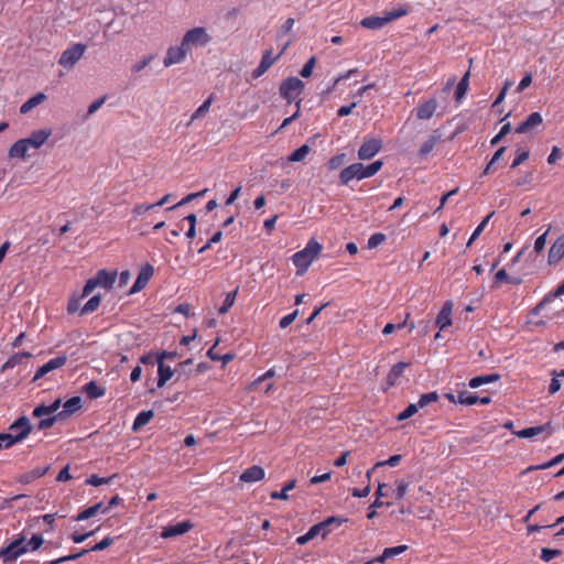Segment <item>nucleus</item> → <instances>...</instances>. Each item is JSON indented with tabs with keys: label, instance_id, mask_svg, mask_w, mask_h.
Here are the masks:
<instances>
[{
	"label": "nucleus",
	"instance_id": "f257e3e1",
	"mask_svg": "<svg viewBox=\"0 0 564 564\" xmlns=\"http://www.w3.org/2000/svg\"><path fill=\"white\" fill-rule=\"evenodd\" d=\"M382 161L378 160L369 165L362 163H352L341 170L339 180L341 185H347L352 180H364L373 176L382 167Z\"/></svg>",
	"mask_w": 564,
	"mask_h": 564
},
{
	"label": "nucleus",
	"instance_id": "f03ea898",
	"mask_svg": "<svg viewBox=\"0 0 564 564\" xmlns=\"http://www.w3.org/2000/svg\"><path fill=\"white\" fill-rule=\"evenodd\" d=\"M323 246L314 238L310 239L303 250L295 252L292 257L297 274H303L322 251Z\"/></svg>",
	"mask_w": 564,
	"mask_h": 564
},
{
	"label": "nucleus",
	"instance_id": "7ed1b4c3",
	"mask_svg": "<svg viewBox=\"0 0 564 564\" xmlns=\"http://www.w3.org/2000/svg\"><path fill=\"white\" fill-rule=\"evenodd\" d=\"M409 12L408 8L399 7L391 11H384L382 17H367L360 21V25L369 30L382 29L388 23L406 15Z\"/></svg>",
	"mask_w": 564,
	"mask_h": 564
},
{
	"label": "nucleus",
	"instance_id": "20e7f679",
	"mask_svg": "<svg viewBox=\"0 0 564 564\" xmlns=\"http://www.w3.org/2000/svg\"><path fill=\"white\" fill-rule=\"evenodd\" d=\"M181 42L188 53H191L193 48L208 45L212 42V35L206 28L196 26L186 31Z\"/></svg>",
	"mask_w": 564,
	"mask_h": 564
},
{
	"label": "nucleus",
	"instance_id": "39448f33",
	"mask_svg": "<svg viewBox=\"0 0 564 564\" xmlns=\"http://www.w3.org/2000/svg\"><path fill=\"white\" fill-rule=\"evenodd\" d=\"M116 271H98L96 276L89 279L84 285L82 297L88 296L97 286H102L108 290L111 289L116 282Z\"/></svg>",
	"mask_w": 564,
	"mask_h": 564
},
{
	"label": "nucleus",
	"instance_id": "423d86ee",
	"mask_svg": "<svg viewBox=\"0 0 564 564\" xmlns=\"http://www.w3.org/2000/svg\"><path fill=\"white\" fill-rule=\"evenodd\" d=\"M304 88V83L297 77H289L283 80L280 85L279 91L283 99L291 104L293 101H297L300 98L302 90Z\"/></svg>",
	"mask_w": 564,
	"mask_h": 564
},
{
	"label": "nucleus",
	"instance_id": "0eeeda50",
	"mask_svg": "<svg viewBox=\"0 0 564 564\" xmlns=\"http://www.w3.org/2000/svg\"><path fill=\"white\" fill-rule=\"evenodd\" d=\"M29 552L25 536H20L0 550V557L3 563L13 562L21 555Z\"/></svg>",
	"mask_w": 564,
	"mask_h": 564
},
{
	"label": "nucleus",
	"instance_id": "6e6552de",
	"mask_svg": "<svg viewBox=\"0 0 564 564\" xmlns=\"http://www.w3.org/2000/svg\"><path fill=\"white\" fill-rule=\"evenodd\" d=\"M33 427L26 416H20L8 429L6 433L14 444L23 442L32 432Z\"/></svg>",
	"mask_w": 564,
	"mask_h": 564
},
{
	"label": "nucleus",
	"instance_id": "1a4fd4ad",
	"mask_svg": "<svg viewBox=\"0 0 564 564\" xmlns=\"http://www.w3.org/2000/svg\"><path fill=\"white\" fill-rule=\"evenodd\" d=\"M86 48L87 46L85 44H73L62 53L58 64L66 68L73 67L82 58Z\"/></svg>",
	"mask_w": 564,
	"mask_h": 564
},
{
	"label": "nucleus",
	"instance_id": "9d476101",
	"mask_svg": "<svg viewBox=\"0 0 564 564\" xmlns=\"http://www.w3.org/2000/svg\"><path fill=\"white\" fill-rule=\"evenodd\" d=\"M382 148V142L379 139L371 138L364 141L358 150V158L360 160L372 159Z\"/></svg>",
	"mask_w": 564,
	"mask_h": 564
},
{
	"label": "nucleus",
	"instance_id": "9b49d317",
	"mask_svg": "<svg viewBox=\"0 0 564 564\" xmlns=\"http://www.w3.org/2000/svg\"><path fill=\"white\" fill-rule=\"evenodd\" d=\"M194 528L193 522L189 520H185L182 522H177L175 524H170L165 528H163L161 532V538L163 539H170L178 535H183L191 531Z\"/></svg>",
	"mask_w": 564,
	"mask_h": 564
},
{
	"label": "nucleus",
	"instance_id": "f8f14e48",
	"mask_svg": "<svg viewBox=\"0 0 564 564\" xmlns=\"http://www.w3.org/2000/svg\"><path fill=\"white\" fill-rule=\"evenodd\" d=\"M188 54V51L181 43L178 46H171L167 48L163 64L165 67H170L174 64L183 62Z\"/></svg>",
	"mask_w": 564,
	"mask_h": 564
},
{
	"label": "nucleus",
	"instance_id": "ddd939ff",
	"mask_svg": "<svg viewBox=\"0 0 564 564\" xmlns=\"http://www.w3.org/2000/svg\"><path fill=\"white\" fill-rule=\"evenodd\" d=\"M153 273V267L150 263L144 264L139 272L135 282L130 289V293L133 294L143 290L147 286L148 282L150 281V279L152 278Z\"/></svg>",
	"mask_w": 564,
	"mask_h": 564
},
{
	"label": "nucleus",
	"instance_id": "4468645a",
	"mask_svg": "<svg viewBox=\"0 0 564 564\" xmlns=\"http://www.w3.org/2000/svg\"><path fill=\"white\" fill-rule=\"evenodd\" d=\"M564 258V234L558 236L551 245L547 254L550 265L557 264Z\"/></svg>",
	"mask_w": 564,
	"mask_h": 564
},
{
	"label": "nucleus",
	"instance_id": "2eb2a0df",
	"mask_svg": "<svg viewBox=\"0 0 564 564\" xmlns=\"http://www.w3.org/2000/svg\"><path fill=\"white\" fill-rule=\"evenodd\" d=\"M280 55L281 53L274 56L272 50H267L262 55L260 64L252 72V77L259 78L260 76H262L274 64V62L280 57Z\"/></svg>",
	"mask_w": 564,
	"mask_h": 564
},
{
	"label": "nucleus",
	"instance_id": "dca6fc26",
	"mask_svg": "<svg viewBox=\"0 0 564 564\" xmlns=\"http://www.w3.org/2000/svg\"><path fill=\"white\" fill-rule=\"evenodd\" d=\"M167 352L163 351L158 356V387L162 388L172 378L174 371L170 366H165L163 359L167 357Z\"/></svg>",
	"mask_w": 564,
	"mask_h": 564
},
{
	"label": "nucleus",
	"instance_id": "f3484780",
	"mask_svg": "<svg viewBox=\"0 0 564 564\" xmlns=\"http://www.w3.org/2000/svg\"><path fill=\"white\" fill-rule=\"evenodd\" d=\"M66 356H57L55 358L50 359L47 362H45L36 370L34 380H37L44 377L46 373L63 367L66 364Z\"/></svg>",
	"mask_w": 564,
	"mask_h": 564
},
{
	"label": "nucleus",
	"instance_id": "a211bd4d",
	"mask_svg": "<svg viewBox=\"0 0 564 564\" xmlns=\"http://www.w3.org/2000/svg\"><path fill=\"white\" fill-rule=\"evenodd\" d=\"M52 135V129L34 130L29 138H25L30 148L40 149Z\"/></svg>",
	"mask_w": 564,
	"mask_h": 564
},
{
	"label": "nucleus",
	"instance_id": "6ab92c4d",
	"mask_svg": "<svg viewBox=\"0 0 564 564\" xmlns=\"http://www.w3.org/2000/svg\"><path fill=\"white\" fill-rule=\"evenodd\" d=\"M265 471L261 466L253 465L247 468L240 476L239 480L242 482L251 484L264 479Z\"/></svg>",
	"mask_w": 564,
	"mask_h": 564
},
{
	"label": "nucleus",
	"instance_id": "aec40b11",
	"mask_svg": "<svg viewBox=\"0 0 564 564\" xmlns=\"http://www.w3.org/2000/svg\"><path fill=\"white\" fill-rule=\"evenodd\" d=\"M437 100L435 98L427 99L416 107V117L420 120H427L433 117L437 109Z\"/></svg>",
	"mask_w": 564,
	"mask_h": 564
},
{
	"label": "nucleus",
	"instance_id": "412c9836",
	"mask_svg": "<svg viewBox=\"0 0 564 564\" xmlns=\"http://www.w3.org/2000/svg\"><path fill=\"white\" fill-rule=\"evenodd\" d=\"M452 311L453 304L447 301L443 305L442 310L438 312L435 324L440 328V330L445 329L446 327L452 325Z\"/></svg>",
	"mask_w": 564,
	"mask_h": 564
},
{
	"label": "nucleus",
	"instance_id": "4be33fe9",
	"mask_svg": "<svg viewBox=\"0 0 564 564\" xmlns=\"http://www.w3.org/2000/svg\"><path fill=\"white\" fill-rule=\"evenodd\" d=\"M61 406H63V410L57 412V415L61 417V420H64L80 410L82 399L79 397H72Z\"/></svg>",
	"mask_w": 564,
	"mask_h": 564
},
{
	"label": "nucleus",
	"instance_id": "5701e85b",
	"mask_svg": "<svg viewBox=\"0 0 564 564\" xmlns=\"http://www.w3.org/2000/svg\"><path fill=\"white\" fill-rule=\"evenodd\" d=\"M29 149L30 145L26 139H20L10 147L8 156L10 159H25L28 156Z\"/></svg>",
	"mask_w": 564,
	"mask_h": 564
},
{
	"label": "nucleus",
	"instance_id": "b1692460",
	"mask_svg": "<svg viewBox=\"0 0 564 564\" xmlns=\"http://www.w3.org/2000/svg\"><path fill=\"white\" fill-rule=\"evenodd\" d=\"M62 405V400L56 399L54 402H52L50 405L41 404L37 405L33 410V416L34 417H43V416H52L57 413L58 409Z\"/></svg>",
	"mask_w": 564,
	"mask_h": 564
},
{
	"label": "nucleus",
	"instance_id": "393cba45",
	"mask_svg": "<svg viewBox=\"0 0 564 564\" xmlns=\"http://www.w3.org/2000/svg\"><path fill=\"white\" fill-rule=\"evenodd\" d=\"M542 123V116L539 112H532L529 117L518 124L514 129L516 133H525Z\"/></svg>",
	"mask_w": 564,
	"mask_h": 564
},
{
	"label": "nucleus",
	"instance_id": "a878e982",
	"mask_svg": "<svg viewBox=\"0 0 564 564\" xmlns=\"http://www.w3.org/2000/svg\"><path fill=\"white\" fill-rule=\"evenodd\" d=\"M409 367V364L408 362H398L395 364L391 370L389 371V373L387 375V383L389 387H392L394 386L398 380L403 376L405 369Z\"/></svg>",
	"mask_w": 564,
	"mask_h": 564
},
{
	"label": "nucleus",
	"instance_id": "bb28decb",
	"mask_svg": "<svg viewBox=\"0 0 564 564\" xmlns=\"http://www.w3.org/2000/svg\"><path fill=\"white\" fill-rule=\"evenodd\" d=\"M214 100L215 95L210 94L209 97L195 110V112H193L186 126L189 127L195 120L205 117L208 113Z\"/></svg>",
	"mask_w": 564,
	"mask_h": 564
},
{
	"label": "nucleus",
	"instance_id": "cd10ccee",
	"mask_svg": "<svg viewBox=\"0 0 564 564\" xmlns=\"http://www.w3.org/2000/svg\"><path fill=\"white\" fill-rule=\"evenodd\" d=\"M502 282L520 285L522 283V279L517 276H510L505 269H500L496 272L494 276L492 288L499 286Z\"/></svg>",
	"mask_w": 564,
	"mask_h": 564
},
{
	"label": "nucleus",
	"instance_id": "c85d7f7f",
	"mask_svg": "<svg viewBox=\"0 0 564 564\" xmlns=\"http://www.w3.org/2000/svg\"><path fill=\"white\" fill-rule=\"evenodd\" d=\"M550 429V424L539 425V426H532L527 427L520 431H513V434L520 438H532L540 434H542L544 431Z\"/></svg>",
	"mask_w": 564,
	"mask_h": 564
},
{
	"label": "nucleus",
	"instance_id": "c756f323",
	"mask_svg": "<svg viewBox=\"0 0 564 564\" xmlns=\"http://www.w3.org/2000/svg\"><path fill=\"white\" fill-rule=\"evenodd\" d=\"M46 100V95L44 93H37L33 97L29 98L22 106L20 107V112L25 115L30 112L33 108L41 105Z\"/></svg>",
	"mask_w": 564,
	"mask_h": 564
},
{
	"label": "nucleus",
	"instance_id": "7c9ffc66",
	"mask_svg": "<svg viewBox=\"0 0 564 564\" xmlns=\"http://www.w3.org/2000/svg\"><path fill=\"white\" fill-rule=\"evenodd\" d=\"M500 379V375L498 373H490L485 376H477L469 380L468 386L471 389L479 388L482 384L492 383Z\"/></svg>",
	"mask_w": 564,
	"mask_h": 564
},
{
	"label": "nucleus",
	"instance_id": "2f4dec72",
	"mask_svg": "<svg viewBox=\"0 0 564 564\" xmlns=\"http://www.w3.org/2000/svg\"><path fill=\"white\" fill-rule=\"evenodd\" d=\"M441 134L437 131H434L432 135L422 143L419 150V154L421 156H426L429 153L432 152L435 144L440 141Z\"/></svg>",
	"mask_w": 564,
	"mask_h": 564
},
{
	"label": "nucleus",
	"instance_id": "473e14b6",
	"mask_svg": "<svg viewBox=\"0 0 564 564\" xmlns=\"http://www.w3.org/2000/svg\"><path fill=\"white\" fill-rule=\"evenodd\" d=\"M32 355L26 351H20L12 355L2 366L3 370L13 369L15 366L23 362V360L31 358Z\"/></svg>",
	"mask_w": 564,
	"mask_h": 564
},
{
	"label": "nucleus",
	"instance_id": "72a5a7b5",
	"mask_svg": "<svg viewBox=\"0 0 564 564\" xmlns=\"http://www.w3.org/2000/svg\"><path fill=\"white\" fill-rule=\"evenodd\" d=\"M153 416L154 413L152 410L141 411L140 413H138L133 421L132 430L134 432L139 431L142 426L147 425L152 420Z\"/></svg>",
	"mask_w": 564,
	"mask_h": 564
},
{
	"label": "nucleus",
	"instance_id": "f704fd0d",
	"mask_svg": "<svg viewBox=\"0 0 564 564\" xmlns=\"http://www.w3.org/2000/svg\"><path fill=\"white\" fill-rule=\"evenodd\" d=\"M105 508L104 502H98L91 507L86 508L85 510L80 511L75 520L76 521H84L91 517H95L98 512H102V509Z\"/></svg>",
	"mask_w": 564,
	"mask_h": 564
},
{
	"label": "nucleus",
	"instance_id": "c9c22d12",
	"mask_svg": "<svg viewBox=\"0 0 564 564\" xmlns=\"http://www.w3.org/2000/svg\"><path fill=\"white\" fill-rule=\"evenodd\" d=\"M84 391H85L86 395L90 399L100 398V397L105 395V393H106L105 388L100 387L95 381H90V382L86 383L84 386Z\"/></svg>",
	"mask_w": 564,
	"mask_h": 564
},
{
	"label": "nucleus",
	"instance_id": "e433bc0d",
	"mask_svg": "<svg viewBox=\"0 0 564 564\" xmlns=\"http://www.w3.org/2000/svg\"><path fill=\"white\" fill-rule=\"evenodd\" d=\"M310 152H311L310 145L303 144L288 156V162L294 163V162L304 161L306 159V156L310 154Z\"/></svg>",
	"mask_w": 564,
	"mask_h": 564
},
{
	"label": "nucleus",
	"instance_id": "4c0bfd02",
	"mask_svg": "<svg viewBox=\"0 0 564 564\" xmlns=\"http://www.w3.org/2000/svg\"><path fill=\"white\" fill-rule=\"evenodd\" d=\"M345 521H346L345 519H340L337 517H329L326 520L316 523V525H318L321 528V535L323 538H325L330 532L329 527L332 524L340 525Z\"/></svg>",
	"mask_w": 564,
	"mask_h": 564
},
{
	"label": "nucleus",
	"instance_id": "58836bf2",
	"mask_svg": "<svg viewBox=\"0 0 564 564\" xmlns=\"http://www.w3.org/2000/svg\"><path fill=\"white\" fill-rule=\"evenodd\" d=\"M295 486H296V480L293 479V480L289 481L288 484H285L280 491H272L270 494V498L273 500H288L289 499L288 492L290 490H293L295 488Z\"/></svg>",
	"mask_w": 564,
	"mask_h": 564
},
{
	"label": "nucleus",
	"instance_id": "ea45409f",
	"mask_svg": "<svg viewBox=\"0 0 564 564\" xmlns=\"http://www.w3.org/2000/svg\"><path fill=\"white\" fill-rule=\"evenodd\" d=\"M207 191H208V189H207V188H205V189H203V191H200V192H197V193H191V194L186 195V196H185V197H183L178 203H176V204H174V205H172V206L167 207V208H166V212H169V210H173V209H175V208H177V207H181V206H184V205H186V204L191 203L192 200L196 199L197 197H202V196H204V195L207 193Z\"/></svg>",
	"mask_w": 564,
	"mask_h": 564
},
{
	"label": "nucleus",
	"instance_id": "a19ab883",
	"mask_svg": "<svg viewBox=\"0 0 564 564\" xmlns=\"http://www.w3.org/2000/svg\"><path fill=\"white\" fill-rule=\"evenodd\" d=\"M561 295H564V281L550 294L547 295L543 301H541L534 308V313H538L542 307L553 297H558Z\"/></svg>",
	"mask_w": 564,
	"mask_h": 564
},
{
	"label": "nucleus",
	"instance_id": "79ce46f5",
	"mask_svg": "<svg viewBox=\"0 0 564 564\" xmlns=\"http://www.w3.org/2000/svg\"><path fill=\"white\" fill-rule=\"evenodd\" d=\"M100 302H101L100 295H95V296L90 297L87 301V303L83 306V308L80 311V315H85V314L95 312L99 307Z\"/></svg>",
	"mask_w": 564,
	"mask_h": 564
},
{
	"label": "nucleus",
	"instance_id": "37998d69",
	"mask_svg": "<svg viewBox=\"0 0 564 564\" xmlns=\"http://www.w3.org/2000/svg\"><path fill=\"white\" fill-rule=\"evenodd\" d=\"M237 293H238V289H236L232 292L227 293L223 305L218 310L219 314L227 313L234 306Z\"/></svg>",
	"mask_w": 564,
	"mask_h": 564
},
{
	"label": "nucleus",
	"instance_id": "c03bdc74",
	"mask_svg": "<svg viewBox=\"0 0 564 564\" xmlns=\"http://www.w3.org/2000/svg\"><path fill=\"white\" fill-rule=\"evenodd\" d=\"M494 216V213H490L489 215H487L482 221L476 227V229L474 230V232L471 234L468 242H467V247H470L471 243L480 236V234L484 231V229L486 228L489 219Z\"/></svg>",
	"mask_w": 564,
	"mask_h": 564
},
{
	"label": "nucleus",
	"instance_id": "a18cd8bd",
	"mask_svg": "<svg viewBox=\"0 0 564 564\" xmlns=\"http://www.w3.org/2000/svg\"><path fill=\"white\" fill-rule=\"evenodd\" d=\"M457 402L464 405H474L478 403V397L467 391H462L457 395Z\"/></svg>",
	"mask_w": 564,
	"mask_h": 564
},
{
	"label": "nucleus",
	"instance_id": "49530a36",
	"mask_svg": "<svg viewBox=\"0 0 564 564\" xmlns=\"http://www.w3.org/2000/svg\"><path fill=\"white\" fill-rule=\"evenodd\" d=\"M468 80H469V73L467 72L457 85V88L455 91V97L457 100H459L460 98H463L465 96V94L468 89Z\"/></svg>",
	"mask_w": 564,
	"mask_h": 564
},
{
	"label": "nucleus",
	"instance_id": "de8ad7c7",
	"mask_svg": "<svg viewBox=\"0 0 564 564\" xmlns=\"http://www.w3.org/2000/svg\"><path fill=\"white\" fill-rule=\"evenodd\" d=\"M87 553H88V550H82L78 553L69 554V555H65V556L58 557L56 560L47 561V562H45L43 564H61V563H64V562H67V561H75V560L84 556Z\"/></svg>",
	"mask_w": 564,
	"mask_h": 564
},
{
	"label": "nucleus",
	"instance_id": "09e8293b",
	"mask_svg": "<svg viewBox=\"0 0 564 564\" xmlns=\"http://www.w3.org/2000/svg\"><path fill=\"white\" fill-rule=\"evenodd\" d=\"M437 400H438L437 392L432 391V392L422 394L417 401V405H419V408H424L432 402H436Z\"/></svg>",
	"mask_w": 564,
	"mask_h": 564
},
{
	"label": "nucleus",
	"instance_id": "8fccbe9b",
	"mask_svg": "<svg viewBox=\"0 0 564 564\" xmlns=\"http://www.w3.org/2000/svg\"><path fill=\"white\" fill-rule=\"evenodd\" d=\"M419 411L417 403H411L409 404L402 412H400L397 416L398 421H404L406 419H410Z\"/></svg>",
	"mask_w": 564,
	"mask_h": 564
},
{
	"label": "nucleus",
	"instance_id": "3c124183",
	"mask_svg": "<svg viewBox=\"0 0 564 564\" xmlns=\"http://www.w3.org/2000/svg\"><path fill=\"white\" fill-rule=\"evenodd\" d=\"M395 485H397V488L394 490L395 499L401 500V499L404 498V496L408 492V488L410 486V481L401 479V480H398L395 482Z\"/></svg>",
	"mask_w": 564,
	"mask_h": 564
},
{
	"label": "nucleus",
	"instance_id": "603ef678",
	"mask_svg": "<svg viewBox=\"0 0 564 564\" xmlns=\"http://www.w3.org/2000/svg\"><path fill=\"white\" fill-rule=\"evenodd\" d=\"M357 72H358V69H357V68L349 69V70H348V72H346L345 74H341V75L337 76L336 78H334V79H333L332 85H329V87L326 89L325 94H329V93H332V91L335 89V87H336V85H337L338 83H340V82H341V80H344V79H348V78H350V77H351L354 74H356Z\"/></svg>",
	"mask_w": 564,
	"mask_h": 564
},
{
	"label": "nucleus",
	"instance_id": "864d4df0",
	"mask_svg": "<svg viewBox=\"0 0 564 564\" xmlns=\"http://www.w3.org/2000/svg\"><path fill=\"white\" fill-rule=\"evenodd\" d=\"M550 230H551V225L547 227V229L541 236H539L535 239L533 248L536 253H540L541 251L544 250L545 245H546V238H547Z\"/></svg>",
	"mask_w": 564,
	"mask_h": 564
},
{
	"label": "nucleus",
	"instance_id": "5fc2aeb1",
	"mask_svg": "<svg viewBox=\"0 0 564 564\" xmlns=\"http://www.w3.org/2000/svg\"><path fill=\"white\" fill-rule=\"evenodd\" d=\"M387 239L386 235L382 234V232H376L373 235H371L368 239V242H367V247L369 249H373V248H377L379 245H381L382 242H384Z\"/></svg>",
	"mask_w": 564,
	"mask_h": 564
},
{
	"label": "nucleus",
	"instance_id": "6e6d98bb",
	"mask_svg": "<svg viewBox=\"0 0 564 564\" xmlns=\"http://www.w3.org/2000/svg\"><path fill=\"white\" fill-rule=\"evenodd\" d=\"M58 420H61V417L57 415V413L52 416H48V417H43L37 423V430H40V431L47 430V429L52 427L54 425V423L57 422Z\"/></svg>",
	"mask_w": 564,
	"mask_h": 564
},
{
	"label": "nucleus",
	"instance_id": "4d7b16f0",
	"mask_svg": "<svg viewBox=\"0 0 564 564\" xmlns=\"http://www.w3.org/2000/svg\"><path fill=\"white\" fill-rule=\"evenodd\" d=\"M154 208H156V205L153 204H137L132 209V215L138 218Z\"/></svg>",
	"mask_w": 564,
	"mask_h": 564
},
{
	"label": "nucleus",
	"instance_id": "13d9d810",
	"mask_svg": "<svg viewBox=\"0 0 564 564\" xmlns=\"http://www.w3.org/2000/svg\"><path fill=\"white\" fill-rule=\"evenodd\" d=\"M113 477H115V475L111 477H107V478L99 477L98 475H90L86 479V484L91 485V486L106 485V484H110Z\"/></svg>",
	"mask_w": 564,
	"mask_h": 564
},
{
	"label": "nucleus",
	"instance_id": "bf43d9fd",
	"mask_svg": "<svg viewBox=\"0 0 564 564\" xmlns=\"http://www.w3.org/2000/svg\"><path fill=\"white\" fill-rule=\"evenodd\" d=\"M315 63H316V58L314 56H312L305 64L304 66L302 67L300 74L302 77L304 78H307L312 75L313 73V69H314V66H315Z\"/></svg>",
	"mask_w": 564,
	"mask_h": 564
},
{
	"label": "nucleus",
	"instance_id": "052dcab7",
	"mask_svg": "<svg viewBox=\"0 0 564 564\" xmlns=\"http://www.w3.org/2000/svg\"><path fill=\"white\" fill-rule=\"evenodd\" d=\"M561 554V551L560 550H553V549H542L541 550V555H540V558L544 562H550L552 561L553 558H555L556 556H558Z\"/></svg>",
	"mask_w": 564,
	"mask_h": 564
},
{
	"label": "nucleus",
	"instance_id": "680f3d73",
	"mask_svg": "<svg viewBox=\"0 0 564 564\" xmlns=\"http://www.w3.org/2000/svg\"><path fill=\"white\" fill-rule=\"evenodd\" d=\"M345 158H346V155L344 153L330 158L328 163H327L328 164V169L329 170H337L338 167H340L344 164Z\"/></svg>",
	"mask_w": 564,
	"mask_h": 564
},
{
	"label": "nucleus",
	"instance_id": "e2e57ef3",
	"mask_svg": "<svg viewBox=\"0 0 564 564\" xmlns=\"http://www.w3.org/2000/svg\"><path fill=\"white\" fill-rule=\"evenodd\" d=\"M113 540L110 538V536H106L104 540H101L100 542L96 543L95 545H93L90 549H87L88 552H97V551H102L105 549H107L108 546H110L112 544Z\"/></svg>",
	"mask_w": 564,
	"mask_h": 564
},
{
	"label": "nucleus",
	"instance_id": "0e129e2a",
	"mask_svg": "<svg viewBox=\"0 0 564 564\" xmlns=\"http://www.w3.org/2000/svg\"><path fill=\"white\" fill-rule=\"evenodd\" d=\"M301 102H302V100H301V99H299V100L295 102L296 111H295L292 116H290V117H288V118H285V119L283 120V122H282V124H281V127H280V129H283V128L288 127L290 123H292L295 119H297V118L300 117V112H301Z\"/></svg>",
	"mask_w": 564,
	"mask_h": 564
},
{
	"label": "nucleus",
	"instance_id": "69168bd1",
	"mask_svg": "<svg viewBox=\"0 0 564 564\" xmlns=\"http://www.w3.org/2000/svg\"><path fill=\"white\" fill-rule=\"evenodd\" d=\"M44 540L41 535L34 534L29 541H26V545L29 547V551H35L41 547Z\"/></svg>",
	"mask_w": 564,
	"mask_h": 564
},
{
	"label": "nucleus",
	"instance_id": "338daca9",
	"mask_svg": "<svg viewBox=\"0 0 564 564\" xmlns=\"http://www.w3.org/2000/svg\"><path fill=\"white\" fill-rule=\"evenodd\" d=\"M299 315V310H295L294 312L283 316L280 322H279V325L281 328H286L288 326H290L294 319L297 317Z\"/></svg>",
	"mask_w": 564,
	"mask_h": 564
},
{
	"label": "nucleus",
	"instance_id": "774afa93",
	"mask_svg": "<svg viewBox=\"0 0 564 564\" xmlns=\"http://www.w3.org/2000/svg\"><path fill=\"white\" fill-rule=\"evenodd\" d=\"M401 458H402L401 455H398V454L397 455H392L387 460L378 462L376 464V467H381V466L394 467V466H397L401 462Z\"/></svg>",
	"mask_w": 564,
	"mask_h": 564
}]
</instances>
